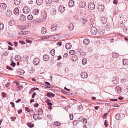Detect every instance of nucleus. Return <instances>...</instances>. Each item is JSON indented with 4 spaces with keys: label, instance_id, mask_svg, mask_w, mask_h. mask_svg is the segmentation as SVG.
<instances>
[{
    "label": "nucleus",
    "instance_id": "19",
    "mask_svg": "<svg viewBox=\"0 0 128 128\" xmlns=\"http://www.w3.org/2000/svg\"><path fill=\"white\" fill-rule=\"evenodd\" d=\"M39 13V11L38 9L35 8L33 11V14L34 15H37Z\"/></svg>",
    "mask_w": 128,
    "mask_h": 128
},
{
    "label": "nucleus",
    "instance_id": "56",
    "mask_svg": "<svg viewBox=\"0 0 128 128\" xmlns=\"http://www.w3.org/2000/svg\"><path fill=\"white\" fill-rule=\"evenodd\" d=\"M108 113L104 114L103 118L104 119H106L107 118V116L108 115Z\"/></svg>",
    "mask_w": 128,
    "mask_h": 128
},
{
    "label": "nucleus",
    "instance_id": "1",
    "mask_svg": "<svg viewBox=\"0 0 128 128\" xmlns=\"http://www.w3.org/2000/svg\"><path fill=\"white\" fill-rule=\"evenodd\" d=\"M91 33L93 35L96 34L98 32V30L95 27H92L90 29Z\"/></svg>",
    "mask_w": 128,
    "mask_h": 128
},
{
    "label": "nucleus",
    "instance_id": "13",
    "mask_svg": "<svg viewBox=\"0 0 128 128\" xmlns=\"http://www.w3.org/2000/svg\"><path fill=\"white\" fill-rule=\"evenodd\" d=\"M24 72V70L22 69L18 68V69L17 73L20 75L23 74Z\"/></svg>",
    "mask_w": 128,
    "mask_h": 128
},
{
    "label": "nucleus",
    "instance_id": "25",
    "mask_svg": "<svg viewBox=\"0 0 128 128\" xmlns=\"http://www.w3.org/2000/svg\"><path fill=\"white\" fill-rule=\"evenodd\" d=\"M1 4L2 5V6L0 8L4 10H5L6 9L7 6L6 4L4 3H3Z\"/></svg>",
    "mask_w": 128,
    "mask_h": 128
},
{
    "label": "nucleus",
    "instance_id": "21",
    "mask_svg": "<svg viewBox=\"0 0 128 128\" xmlns=\"http://www.w3.org/2000/svg\"><path fill=\"white\" fill-rule=\"evenodd\" d=\"M14 12L15 14H17L19 13V9L17 8H16L14 10Z\"/></svg>",
    "mask_w": 128,
    "mask_h": 128
},
{
    "label": "nucleus",
    "instance_id": "48",
    "mask_svg": "<svg viewBox=\"0 0 128 128\" xmlns=\"http://www.w3.org/2000/svg\"><path fill=\"white\" fill-rule=\"evenodd\" d=\"M35 90L34 89V88H32L31 90L29 92V94H30L32 93Z\"/></svg>",
    "mask_w": 128,
    "mask_h": 128
},
{
    "label": "nucleus",
    "instance_id": "3",
    "mask_svg": "<svg viewBox=\"0 0 128 128\" xmlns=\"http://www.w3.org/2000/svg\"><path fill=\"white\" fill-rule=\"evenodd\" d=\"M44 21V19H36V20H32L33 22L34 23H40Z\"/></svg>",
    "mask_w": 128,
    "mask_h": 128
},
{
    "label": "nucleus",
    "instance_id": "64",
    "mask_svg": "<svg viewBox=\"0 0 128 128\" xmlns=\"http://www.w3.org/2000/svg\"><path fill=\"white\" fill-rule=\"evenodd\" d=\"M19 42L20 44H25V42L24 41L22 40H19Z\"/></svg>",
    "mask_w": 128,
    "mask_h": 128
},
{
    "label": "nucleus",
    "instance_id": "63",
    "mask_svg": "<svg viewBox=\"0 0 128 128\" xmlns=\"http://www.w3.org/2000/svg\"><path fill=\"white\" fill-rule=\"evenodd\" d=\"M16 65V64L15 63H14V62H12L10 64V65L11 66H12L13 67H14Z\"/></svg>",
    "mask_w": 128,
    "mask_h": 128
},
{
    "label": "nucleus",
    "instance_id": "42",
    "mask_svg": "<svg viewBox=\"0 0 128 128\" xmlns=\"http://www.w3.org/2000/svg\"><path fill=\"white\" fill-rule=\"evenodd\" d=\"M82 64L83 65H84L86 64L87 60L86 58H84L82 60Z\"/></svg>",
    "mask_w": 128,
    "mask_h": 128
},
{
    "label": "nucleus",
    "instance_id": "60",
    "mask_svg": "<svg viewBox=\"0 0 128 128\" xmlns=\"http://www.w3.org/2000/svg\"><path fill=\"white\" fill-rule=\"evenodd\" d=\"M8 51H6L4 52V55L5 56H7L8 53Z\"/></svg>",
    "mask_w": 128,
    "mask_h": 128
},
{
    "label": "nucleus",
    "instance_id": "54",
    "mask_svg": "<svg viewBox=\"0 0 128 128\" xmlns=\"http://www.w3.org/2000/svg\"><path fill=\"white\" fill-rule=\"evenodd\" d=\"M123 24V22L122 21H121L120 22H118V25H120V26H122H122Z\"/></svg>",
    "mask_w": 128,
    "mask_h": 128
},
{
    "label": "nucleus",
    "instance_id": "15",
    "mask_svg": "<svg viewBox=\"0 0 128 128\" xmlns=\"http://www.w3.org/2000/svg\"><path fill=\"white\" fill-rule=\"evenodd\" d=\"M92 11H90L91 14L93 16L97 15V11L96 10L94 9L93 10H91Z\"/></svg>",
    "mask_w": 128,
    "mask_h": 128
},
{
    "label": "nucleus",
    "instance_id": "11",
    "mask_svg": "<svg viewBox=\"0 0 128 128\" xmlns=\"http://www.w3.org/2000/svg\"><path fill=\"white\" fill-rule=\"evenodd\" d=\"M107 22V18L105 17H102L101 22L103 24H106Z\"/></svg>",
    "mask_w": 128,
    "mask_h": 128
},
{
    "label": "nucleus",
    "instance_id": "37",
    "mask_svg": "<svg viewBox=\"0 0 128 128\" xmlns=\"http://www.w3.org/2000/svg\"><path fill=\"white\" fill-rule=\"evenodd\" d=\"M61 92H62V93L64 94H67L68 95H70V92H67L65 91V90H64L62 89L61 90Z\"/></svg>",
    "mask_w": 128,
    "mask_h": 128
},
{
    "label": "nucleus",
    "instance_id": "28",
    "mask_svg": "<svg viewBox=\"0 0 128 128\" xmlns=\"http://www.w3.org/2000/svg\"><path fill=\"white\" fill-rule=\"evenodd\" d=\"M41 32L42 34H44L46 32V30L45 28L42 27L41 29Z\"/></svg>",
    "mask_w": 128,
    "mask_h": 128
},
{
    "label": "nucleus",
    "instance_id": "5",
    "mask_svg": "<svg viewBox=\"0 0 128 128\" xmlns=\"http://www.w3.org/2000/svg\"><path fill=\"white\" fill-rule=\"evenodd\" d=\"M40 62L39 59L38 58H34L33 61V63L35 65H38Z\"/></svg>",
    "mask_w": 128,
    "mask_h": 128
},
{
    "label": "nucleus",
    "instance_id": "2",
    "mask_svg": "<svg viewBox=\"0 0 128 128\" xmlns=\"http://www.w3.org/2000/svg\"><path fill=\"white\" fill-rule=\"evenodd\" d=\"M22 10L23 12L26 14H28L30 12V8L27 6H24L22 9Z\"/></svg>",
    "mask_w": 128,
    "mask_h": 128
},
{
    "label": "nucleus",
    "instance_id": "10",
    "mask_svg": "<svg viewBox=\"0 0 128 128\" xmlns=\"http://www.w3.org/2000/svg\"><path fill=\"white\" fill-rule=\"evenodd\" d=\"M122 88L120 86H117L115 88V91L117 92L118 94L120 93L121 91Z\"/></svg>",
    "mask_w": 128,
    "mask_h": 128
},
{
    "label": "nucleus",
    "instance_id": "29",
    "mask_svg": "<svg viewBox=\"0 0 128 128\" xmlns=\"http://www.w3.org/2000/svg\"><path fill=\"white\" fill-rule=\"evenodd\" d=\"M46 96L49 97H51L52 96L54 97L55 96V94L51 92H48L46 94Z\"/></svg>",
    "mask_w": 128,
    "mask_h": 128
},
{
    "label": "nucleus",
    "instance_id": "23",
    "mask_svg": "<svg viewBox=\"0 0 128 128\" xmlns=\"http://www.w3.org/2000/svg\"><path fill=\"white\" fill-rule=\"evenodd\" d=\"M72 45L70 43H67L65 46L66 48L67 49H70Z\"/></svg>",
    "mask_w": 128,
    "mask_h": 128
},
{
    "label": "nucleus",
    "instance_id": "46",
    "mask_svg": "<svg viewBox=\"0 0 128 128\" xmlns=\"http://www.w3.org/2000/svg\"><path fill=\"white\" fill-rule=\"evenodd\" d=\"M27 18L28 20H31L33 18V16L31 15H29L28 16Z\"/></svg>",
    "mask_w": 128,
    "mask_h": 128
},
{
    "label": "nucleus",
    "instance_id": "53",
    "mask_svg": "<svg viewBox=\"0 0 128 128\" xmlns=\"http://www.w3.org/2000/svg\"><path fill=\"white\" fill-rule=\"evenodd\" d=\"M14 24V21L12 20H11L10 21L9 24L10 26H12Z\"/></svg>",
    "mask_w": 128,
    "mask_h": 128
},
{
    "label": "nucleus",
    "instance_id": "33",
    "mask_svg": "<svg viewBox=\"0 0 128 128\" xmlns=\"http://www.w3.org/2000/svg\"><path fill=\"white\" fill-rule=\"evenodd\" d=\"M119 56V54L117 53H115L114 52L112 54V56L113 57L115 58H118Z\"/></svg>",
    "mask_w": 128,
    "mask_h": 128
},
{
    "label": "nucleus",
    "instance_id": "26",
    "mask_svg": "<svg viewBox=\"0 0 128 128\" xmlns=\"http://www.w3.org/2000/svg\"><path fill=\"white\" fill-rule=\"evenodd\" d=\"M30 128H32L34 126V124H32L31 122H28L26 124Z\"/></svg>",
    "mask_w": 128,
    "mask_h": 128
},
{
    "label": "nucleus",
    "instance_id": "24",
    "mask_svg": "<svg viewBox=\"0 0 128 128\" xmlns=\"http://www.w3.org/2000/svg\"><path fill=\"white\" fill-rule=\"evenodd\" d=\"M83 43L86 45L90 43V40L86 38L83 41Z\"/></svg>",
    "mask_w": 128,
    "mask_h": 128
},
{
    "label": "nucleus",
    "instance_id": "62",
    "mask_svg": "<svg viewBox=\"0 0 128 128\" xmlns=\"http://www.w3.org/2000/svg\"><path fill=\"white\" fill-rule=\"evenodd\" d=\"M26 41L27 43H29L30 44H31L32 43V42L31 40H29L28 39H26Z\"/></svg>",
    "mask_w": 128,
    "mask_h": 128
},
{
    "label": "nucleus",
    "instance_id": "20",
    "mask_svg": "<svg viewBox=\"0 0 128 128\" xmlns=\"http://www.w3.org/2000/svg\"><path fill=\"white\" fill-rule=\"evenodd\" d=\"M104 29L100 28L98 30V33L100 35H102L104 34Z\"/></svg>",
    "mask_w": 128,
    "mask_h": 128
},
{
    "label": "nucleus",
    "instance_id": "40",
    "mask_svg": "<svg viewBox=\"0 0 128 128\" xmlns=\"http://www.w3.org/2000/svg\"><path fill=\"white\" fill-rule=\"evenodd\" d=\"M54 125H56V126H60L61 124L60 122H55L54 123Z\"/></svg>",
    "mask_w": 128,
    "mask_h": 128
},
{
    "label": "nucleus",
    "instance_id": "16",
    "mask_svg": "<svg viewBox=\"0 0 128 128\" xmlns=\"http://www.w3.org/2000/svg\"><path fill=\"white\" fill-rule=\"evenodd\" d=\"M128 78L127 76H125L123 78H122L121 80V82L123 84H125L127 82V79Z\"/></svg>",
    "mask_w": 128,
    "mask_h": 128
},
{
    "label": "nucleus",
    "instance_id": "7",
    "mask_svg": "<svg viewBox=\"0 0 128 128\" xmlns=\"http://www.w3.org/2000/svg\"><path fill=\"white\" fill-rule=\"evenodd\" d=\"M80 75L81 77L84 78H87L88 76L87 73L85 72H82L81 73Z\"/></svg>",
    "mask_w": 128,
    "mask_h": 128
},
{
    "label": "nucleus",
    "instance_id": "30",
    "mask_svg": "<svg viewBox=\"0 0 128 128\" xmlns=\"http://www.w3.org/2000/svg\"><path fill=\"white\" fill-rule=\"evenodd\" d=\"M42 14L43 16V17L44 18H43L42 19H44V20L47 16V13L46 12L43 11L42 12Z\"/></svg>",
    "mask_w": 128,
    "mask_h": 128
},
{
    "label": "nucleus",
    "instance_id": "38",
    "mask_svg": "<svg viewBox=\"0 0 128 128\" xmlns=\"http://www.w3.org/2000/svg\"><path fill=\"white\" fill-rule=\"evenodd\" d=\"M121 118V116L119 114H116L115 116V118L117 120H119Z\"/></svg>",
    "mask_w": 128,
    "mask_h": 128
},
{
    "label": "nucleus",
    "instance_id": "18",
    "mask_svg": "<svg viewBox=\"0 0 128 128\" xmlns=\"http://www.w3.org/2000/svg\"><path fill=\"white\" fill-rule=\"evenodd\" d=\"M118 80L117 77L113 78L112 82L114 84H117L118 82Z\"/></svg>",
    "mask_w": 128,
    "mask_h": 128
},
{
    "label": "nucleus",
    "instance_id": "43",
    "mask_svg": "<svg viewBox=\"0 0 128 128\" xmlns=\"http://www.w3.org/2000/svg\"><path fill=\"white\" fill-rule=\"evenodd\" d=\"M4 28V24L2 23H0V30H2Z\"/></svg>",
    "mask_w": 128,
    "mask_h": 128
},
{
    "label": "nucleus",
    "instance_id": "14",
    "mask_svg": "<svg viewBox=\"0 0 128 128\" xmlns=\"http://www.w3.org/2000/svg\"><path fill=\"white\" fill-rule=\"evenodd\" d=\"M80 8H84L86 6V2L83 1H81L79 4Z\"/></svg>",
    "mask_w": 128,
    "mask_h": 128
},
{
    "label": "nucleus",
    "instance_id": "27",
    "mask_svg": "<svg viewBox=\"0 0 128 128\" xmlns=\"http://www.w3.org/2000/svg\"><path fill=\"white\" fill-rule=\"evenodd\" d=\"M14 2L15 5H18L20 2V0H14Z\"/></svg>",
    "mask_w": 128,
    "mask_h": 128
},
{
    "label": "nucleus",
    "instance_id": "22",
    "mask_svg": "<svg viewBox=\"0 0 128 128\" xmlns=\"http://www.w3.org/2000/svg\"><path fill=\"white\" fill-rule=\"evenodd\" d=\"M52 2L51 0H46L45 3L46 4V7L50 6Z\"/></svg>",
    "mask_w": 128,
    "mask_h": 128
},
{
    "label": "nucleus",
    "instance_id": "44",
    "mask_svg": "<svg viewBox=\"0 0 128 128\" xmlns=\"http://www.w3.org/2000/svg\"><path fill=\"white\" fill-rule=\"evenodd\" d=\"M123 30L125 33L127 34L128 32V28H124L123 29Z\"/></svg>",
    "mask_w": 128,
    "mask_h": 128
},
{
    "label": "nucleus",
    "instance_id": "51",
    "mask_svg": "<svg viewBox=\"0 0 128 128\" xmlns=\"http://www.w3.org/2000/svg\"><path fill=\"white\" fill-rule=\"evenodd\" d=\"M54 52L55 50H52L51 51H50V53L51 55L53 56H54Z\"/></svg>",
    "mask_w": 128,
    "mask_h": 128
},
{
    "label": "nucleus",
    "instance_id": "6",
    "mask_svg": "<svg viewBox=\"0 0 128 128\" xmlns=\"http://www.w3.org/2000/svg\"><path fill=\"white\" fill-rule=\"evenodd\" d=\"M104 5L101 4L98 6V11L102 12L104 10Z\"/></svg>",
    "mask_w": 128,
    "mask_h": 128
},
{
    "label": "nucleus",
    "instance_id": "39",
    "mask_svg": "<svg viewBox=\"0 0 128 128\" xmlns=\"http://www.w3.org/2000/svg\"><path fill=\"white\" fill-rule=\"evenodd\" d=\"M12 12L11 10H7V14L8 16H11L12 14Z\"/></svg>",
    "mask_w": 128,
    "mask_h": 128
},
{
    "label": "nucleus",
    "instance_id": "34",
    "mask_svg": "<svg viewBox=\"0 0 128 128\" xmlns=\"http://www.w3.org/2000/svg\"><path fill=\"white\" fill-rule=\"evenodd\" d=\"M74 26L73 24H70L68 28L70 30H72L74 29Z\"/></svg>",
    "mask_w": 128,
    "mask_h": 128
},
{
    "label": "nucleus",
    "instance_id": "47",
    "mask_svg": "<svg viewBox=\"0 0 128 128\" xmlns=\"http://www.w3.org/2000/svg\"><path fill=\"white\" fill-rule=\"evenodd\" d=\"M29 112V114L30 115H31L32 114H34L35 113L34 111L33 110H30Z\"/></svg>",
    "mask_w": 128,
    "mask_h": 128
},
{
    "label": "nucleus",
    "instance_id": "35",
    "mask_svg": "<svg viewBox=\"0 0 128 128\" xmlns=\"http://www.w3.org/2000/svg\"><path fill=\"white\" fill-rule=\"evenodd\" d=\"M40 117L38 114H35L33 116V118L35 120L38 119Z\"/></svg>",
    "mask_w": 128,
    "mask_h": 128
},
{
    "label": "nucleus",
    "instance_id": "61",
    "mask_svg": "<svg viewBox=\"0 0 128 128\" xmlns=\"http://www.w3.org/2000/svg\"><path fill=\"white\" fill-rule=\"evenodd\" d=\"M25 110L26 111L28 112H29L30 111V109L27 107H25Z\"/></svg>",
    "mask_w": 128,
    "mask_h": 128
},
{
    "label": "nucleus",
    "instance_id": "8",
    "mask_svg": "<svg viewBox=\"0 0 128 128\" xmlns=\"http://www.w3.org/2000/svg\"><path fill=\"white\" fill-rule=\"evenodd\" d=\"M65 10V8L62 5H60L58 9V11L61 12H63Z\"/></svg>",
    "mask_w": 128,
    "mask_h": 128
},
{
    "label": "nucleus",
    "instance_id": "9",
    "mask_svg": "<svg viewBox=\"0 0 128 128\" xmlns=\"http://www.w3.org/2000/svg\"><path fill=\"white\" fill-rule=\"evenodd\" d=\"M28 26L27 25H25L24 26H18L19 29L22 30H25L26 29L28 28Z\"/></svg>",
    "mask_w": 128,
    "mask_h": 128
},
{
    "label": "nucleus",
    "instance_id": "4",
    "mask_svg": "<svg viewBox=\"0 0 128 128\" xmlns=\"http://www.w3.org/2000/svg\"><path fill=\"white\" fill-rule=\"evenodd\" d=\"M95 8L94 4L92 3H90L88 5V8L89 9L93 10Z\"/></svg>",
    "mask_w": 128,
    "mask_h": 128
},
{
    "label": "nucleus",
    "instance_id": "31",
    "mask_svg": "<svg viewBox=\"0 0 128 128\" xmlns=\"http://www.w3.org/2000/svg\"><path fill=\"white\" fill-rule=\"evenodd\" d=\"M123 64L124 65H128V60L124 59L122 60Z\"/></svg>",
    "mask_w": 128,
    "mask_h": 128
},
{
    "label": "nucleus",
    "instance_id": "59",
    "mask_svg": "<svg viewBox=\"0 0 128 128\" xmlns=\"http://www.w3.org/2000/svg\"><path fill=\"white\" fill-rule=\"evenodd\" d=\"M11 120L12 121H14L16 119V118L15 116H13L10 118Z\"/></svg>",
    "mask_w": 128,
    "mask_h": 128
},
{
    "label": "nucleus",
    "instance_id": "50",
    "mask_svg": "<svg viewBox=\"0 0 128 128\" xmlns=\"http://www.w3.org/2000/svg\"><path fill=\"white\" fill-rule=\"evenodd\" d=\"M52 30L53 31H55L56 29V27L55 26H52Z\"/></svg>",
    "mask_w": 128,
    "mask_h": 128
},
{
    "label": "nucleus",
    "instance_id": "12",
    "mask_svg": "<svg viewBox=\"0 0 128 128\" xmlns=\"http://www.w3.org/2000/svg\"><path fill=\"white\" fill-rule=\"evenodd\" d=\"M43 59L44 61L47 62L49 60V56L48 55H44L43 56Z\"/></svg>",
    "mask_w": 128,
    "mask_h": 128
},
{
    "label": "nucleus",
    "instance_id": "32",
    "mask_svg": "<svg viewBox=\"0 0 128 128\" xmlns=\"http://www.w3.org/2000/svg\"><path fill=\"white\" fill-rule=\"evenodd\" d=\"M37 4L38 6L41 5L43 3V0H36Z\"/></svg>",
    "mask_w": 128,
    "mask_h": 128
},
{
    "label": "nucleus",
    "instance_id": "57",
    "mask_svg": "<svg viewBox=\"0 0 128 128\" xmlns=\"http://www.w3.org/2000/svg\"><path fill=\"white\" fill-rule=\"evenodd\" d=\"M86 52L83 51L82 52L81 54H80V55L81 56H84V55H86Z\"/></svg>",
    "mask_w": 128,
    "mask_h": 128
},
{
    "label": "nucleus",
    "instance_id": "55",
    "mask_svg": "<svg viewBox=\"0 0 128 128\" xmlns=\"http://www.w3.org/2000/svg\"><path fill=\"white\" fill-rule=\"evenodd\" d=\"M83 52L80 48H79L78 49V52L80 54H81Z\"/></svg>",
    "mask_w": 128,
    "mask_h": 128
},
{
    "label": "nucleus",
    "instance_id": "52",
    "mask_svg": "<svg viewBox=\"0 0 128 128\" xmlns=\"http://www.w3.org/2000/svg\"><path fill=\"white\" fill-rule=\"evenodd\" d=\"M82 118L83 117H80V118H78V121H76V122L77 123V122H78L79 121L82 122Z\"/></svg>",
    "mask_w": 128,
    "mask_h": 128
},
{
    "label": "nucleus",
    "instance_id": "41",
    "mask_svg": "<svg viewBox=\"0 0 128 128\" xmlns=\"http://www.w3.org/2000/svg\"><path fill=\"white\" fill-rule=\"evenodd\" d=\"M18 34L19 35H26V33L25 32V31H22L19 32Z\"/></svg>",
    "mask_w": 128,
    "mask_h": 128
},
{
    "label": "nucleus",
    "instance_id": "58",
    "mask_svg": "<svg viewBox=\"0 0 128 128\" xmlns=\"http://www.w3.org/2000/svg\"><path fill=\"white\" fill-rule=\"evenodd\" d=\"M108 121L106 120L104 123V124L105 126L106 127L108 126Z\"/></svg>",
    "mask_w": 128,
    "mask_h": 128
},
{
    "label": "nucleus",
    "instance_id": "49",
    "mask_svg": "<svg viewBox=\"0 0 128 128\" xmlns=\"http://www.w3.org/2000/svg\"><path fill=\"white\" fill-rule=\"evenodd\" d=\"M75 51L73 50H71L70 51L69 53L72 55H73L75 53Z\"/></svg>",
    "mask_w": 128,
    "mask_h": 128
},
{
    "label": "nucleus",
    "instance_id": "45",
    "mask_svg": "<svg viewBox=\"0 0 128 128\" xmlns=\"http://www.w3.org/2000/svg\"><path fill=\"white\" fill-rule=\"evenodd\" d=\"M38 112L39 114L41 115L43 114V110L42 109H40L38 111Z\"/></svg>",
    "mask_w": 128,
    "mask_h": 128
},
{
    "label": "nucleus",
    "instance_id": "17",
    "mask_svg": "<svg viewBox=\"0 0 128 128\" xmlns=\"http://www.w3.org/2000/svg\"><path fill=\"white\" fill-rule=\"evenodd\" d=\"M68 5L70 7L74 6V2L72 0H70L68 2Z\"/></svg>",
    "mask_w": 128,
    "mask_h": 128
},
{
    "label": "nucleus",
    "instance_id": "36",
    "mask_svg": "<svg viewBox=\"0 0 128 128\" xmlns=\"http://www.w3.org/2000/svg\"><path fill=\"white\" fill-rule=\"evenodd\" d=\"M21 58V56L19 55H17L15 56L14 59L16 61H18Z\"/></svg>",
    "mask_w": 128,
    "mask_h": 128
}]
</instances>
